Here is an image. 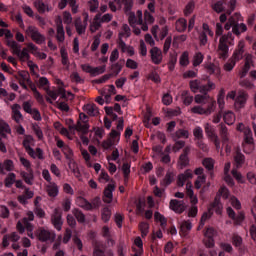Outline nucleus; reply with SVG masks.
<instances>
[{"label":"nucleus","mask_w":256,"mask_h":256,"mask_svg":"<svg viewBox=\"0 0 256 256\" xmlns=\"http://www.w3.org/2000/svg\"><path fill=\"white\" fill-rule=\"evenodd\" d=\"M195 103L200 106H194L191 108V113L195 115H211L217 107V102L210 95H196L194 97Z\"/></svg>","instance_id":"obj_1"},{"label":"nucleus","mask_w":256,"mask_h":256,"mask_svg":"<svg viewBox=\"0 0 256 256\" xmlns=\"http://www.w3.org/2000/svg\"><path fill=\"white\" fill-rule=\"evenodd\" d=\"M237 7V0H218L212 4V9L215 13H227L231 15Z\"/></svg>","instance_id":"obj_2"},{"label":"nucleus","mask_w":256,"mask_h":256,"mask_svg":"<svg viewBox=\"0 0 256 256\" xmlns=\"http://www.w3.org/2000/svg\"><path fill=\"white\" fill-rule=\"evenodd\" d=\"M189 87L192 93H201L198 95H209V91L215 89V83L208 81L207 84H203L201 80L195 79L189 82Z\"/></svg>","instance_id":"obj_3"},{"label":"nucleus","mask_w":256,"mask_h":256,"mask_svg":"<svg viewBox=\"0 0 256 256\" xmlns=\"http://www.w3.org/2000/svg\"><path fill=\"white\" fill-rule=\"evenodd\" d=\"M23 145L30 157L32 159H44L43 157V150L41 148H37L35 151L33 150V145H35V140H33V137L31 136H26L23 142Z\"/></svg>","instance_id":"obj_4"},{"label":"nucleus","mask_w":256,"mask_h":256,"mask_svg":"<svg viewBox=\"0 0 256 256\" xmlns=\"http://www.w3.org/2000/svg\"><path fill=\"white\" fill-rule=\"evenodd\" d=\"M213 211H216L218 215H221V213H223V204L219 203V200H217V198L215 199L214 204L209 208L208 213H204L202 215L199 229H201L205 225V221H207V219L211 217Z\"/></svg>","instance_id":"obj_5"},{"label":"nucleus","mask_w":256,"mask_h":256,"mask_svg":"<svg viewBox=\"0 0 256 256\" xmlns=\"http://www.w3.org/2000/svg\"><path fill=\"white\" fill-rule=\"evenodd\" d=\"M27 35H30L32 41H35L37 45H43L45 43V36L39 33V29L35 26H28L26 29Z\"/></svg>","instance_id":"obj_6"},{"label":"nucleus","mask_w":256,"mask_h":256,"mask_svg":"<svg viewBox=\"0 0 256 256\" xmlns=\"http://www.w3.org/2000/svg\"><path fill=\"white\" fill-rule=\"evenodd\" d=\"M20 163L23 165V167L26 168V171H29V173H22V177L28 185H33V171H31V162L27 160L25 157H20Z\"/></svg>","instance_id":"obj_7"},{"label":"nucleus","mask_w":256,"mask_h":256,"mask_svg":"<svg viewBox=\"0 0 256 256\" xmlns=\"http://www.w3.org/2000/svg\"><path fill=\"white\" fill-rule=\"evenodd\" d=\"M243 151L246 154H251L252 151H255V144L253 143V136L251 135V130L245 131L244 142L242 143Z\"/></svg>","instance_id":"obj_8"},{"label":"nucleus","mask_w":256,"mask_h":256,"mask_svg":"<svg viewBox=\"0 0 256 256\" xmlns=\"http://www.w3.org/2000/svg\"><path fill=\"white\" fill-rule=\"evenodd\" d=\"M16 227L19 233H25V229H26L28 233V237H31V239H33V225H31V223L27 221V218H24L22 222L19 221Z\"/></svg>","instance_id":"obj_9"},{"label":"nucleus","mask_w":256,"mask_h":256,"mask_svg":"<svg viewBox=\"0 0 256 256\" xmlns=\"http://www.w3.org/2000/svg\"><path fill=\"white\" fill-rule=\"evenodd\" d=\"M252 67H255V61H253V55L246 54V56H245V64H244V66L242 68V71L240 73L241 79H243V77L247 76L249 71H251Z\"/></svg>","instance_id":"obj_10"},{"label":"nucleus","mask_w":256,"mask_h":256,"mask_svg":"<svg viewBox=\"0 0 256 256\" xmlns=\"http://www.w3.org/2000/svg\"><path fill=\"white\" fill-rule=\"evenodd\" d=\"M150 57L154 65H161V63H163V52L159 47H152L150 50Z\"/></svg>","instance_id":"obj_11"},{"label":"nucleus","mask_w":256,"mask_h":256,"mask_svg":"<svg viewBox=\"0 0 256 256\" xmlns=\"http://www.w3.org/2000/svg\"><path fill=\"white\" fill-rule=\"evenodd\" d=\"M243 55H245V40H240L232 55V59L236 62L241 61V59H243Z\"/></svg>","instance_id":"obj_12"},{"label":"nucleus","mask_w":256,"mask_h":256,"mask_svg":"<svg viewBox=\"0 0 256 256\" xmlns=\"http://www.w3.org/2000/svg\"><path fill=\"white\" fill-rule=\"evenodd\" d=\"M213 237H215V230L213 228H207L203 240L205 247L210 248L215 245V240H213Z\"/></svg>","instance_id":"obj_13"},{"label":"nucleus","mask_w":256,"mask_h":256,"mask_svg":"<svg viewBox=\"0 0 256 256\" xmlns=\"http://www.w3.org/2000/svg\"><path fill=\"white\" fill-rule=\"evenodd\" d=\"M36 235L40 241H53L55 239V233L45 230V228H40Z\"/></svg>","instance_id":"obj_14"},{"label":"nucleus","mask_w":256,"mask_h":256,"mask_svg":"<svg viewBox=\"0 0 256 256\" xmlns=\"http://www.w3.org/2000/svg\"><path fill=\"white\" fill-rule=\"evenodd\" d=\"M121 133H119V130H112V132L110 133V140L103 142V147L104 149H109V147H111V145H115V143H119V139Z\"/></svg>","instance_id":"obj_15"},{"label":"nucleus","mask_w":256,"mask_h":256,"mask_svg":"<svg viewBox=\"0 0 256 256\" xmlns=\"http://www.w3.org/2000/svg\"><path fill=\"white\" fill-rule=\"evenodd\" d=\"M226 211L228 217L234 221L235 225H240V223H243L245 220V214L243 212H240L237 216H235V211H233L231 207H228Z\"/></svg>","instance_id":"obj_16"},{"label":"nucleus","mask_w":256,"mask_h":256,"mask_svg":"<svg viewBox=\"0 0 256 256\" xmlns=\"http://www.w3.org/2000/svg\"><path fill=\"white\" fill-rule=\"evenodd\" d=\"M248 95L245 92H239L235 99L234 105L236 109H243L247 103Z\"/></svg>","instance_id":"obj_17"},{"label":"nucleus","mask_w":256,"mask_h":256,"mask_svg":"<svg viewBox=\"0 0 256 256\" xmlns=\"http://www.w3.org/2000/svg\"><path fill=\"white\" fill-rule=\"evenodd\" d=\"M91 125L89 124V116L85 113L79 114L78 119V127H75V129H89Z\"/></svg>","instance_id":"obj_18"},{"label":"nucleus","mask_w":256,"mask_h":256,"mask_svg":"<svg viewBox=\"0 0 256 256\" xmlns=\"http://www.w3.org/2000/svg\"><path fill=\"white\" fill-rule=\"evenodd\" d=\"M218 53L221 59H227L229 55V46L223 41V38L219 40Z\"/></svg>","instance_id":"obj_19"},{"label":"nucleus","mask_w":256,"mask_h":256,"mask_svg":"<svg viewBox=\"0 0 256 256\" xmlns=\"http://www.w3.org/2000/svg\"><path fill=\"white\" fill-rule=\"evenodd\" d=\"M113 191H115V184H109L104 190V203H111L113 201Z\"/></svg>","instance_id":"obj_20"},{"label":"nucleus","mask_w":256,"mask_h":256,"mask_svg":"<svg viewBox=\"0 0 256 256\" xmlns=\"http://www.w3.org/2000/svg\"><path fill=\"white\" fill-rule=\"evenodd\" d=\"M169 207L175 213H183V211H185V204L183 201L171 200Z\"/></svg>","instance_id":"obj_21"},{"label":"nucleus","mask_w":256,"mask_h":256,"mask_svg":"<svg viewBox=\"0 0 256 256\" xmlns=\"http://www.w3.org/2000/svg\"><path fill=\"white\" fill-rule=\"evenodd\" d=\"M237 21H241V15L239 13H235L234 15L229 17L228 21L224 26V29L226 31H229L232 28L233 31V27H235V23H237Z\"/></svg>","instance_id":"obj_22"},{"label":"nucleus","mask_w":256,"mask_h":256,"mask_svg":"<svg viewBox=\"0 0 256 256\" xmlns=\"http://www.w3.org/2000/svg\"><path fill=\"white\" fill-rule=\"evenodd\" d=\"M189 179H193V172L191 170H187L184 174H180L178 176L177 185L179 187H183V185H185Z\"/></svg>","instance_id":"obj_23"},{"label":"nucleus","mask_w":256,"mask_h":256,"mask_svg":"<svg viewBox=\"0 0 256 256\" xmlns=\"http://www.w3.org/2000/svg\"><path fill=\"white\" fill-rule=\"evenodd\" d=\"M12 109V117L16 123H19L20 121H23V114H21V105L14 104L11 107Z\"/></svg>","instance_id":"obj_24"},{"label":"nucleus","mask_w":256,"mask_h":256,"mask_svg":"<svg viewBox=\"0 0 256 256\" xmlns=\"http://www.w3.org/2000/svg\"><path fill=\"white\" fill-rule=\"evenodd\" d=\"M186 193L192 205H197V203H199L197 196L193 193V185L190 182L186 183Z\"/></svg>","instance_id":"obj_25"},{"label":"nucleus","mask_w":256,"mask_h":256,"mask_svg":"<svg viewBox=\"0 0 256 256\" xmlns=\"http://www.w3.org/2000/svg\"><path fill=\"white\" fill-rule=\"evenodd\" d=\"M56 39L59 43H63V41H65V29L63 28V21H61V19L57 21Z\"/></svg>","instance_id":"obj_26"},{"label":"nucleus","mask_w":256,"mask_h":256,"mask_svg":"<svg viewBox=\"0 0 256 256\" xmlns=\"http://www.w3.org/2000/svg\"><path fill=\"white\" fill-rule=\"evenodd\" d=\"M231 170V163H226L224 166V181L229 185L230 187H233L235 185V181L233 178L229 176V171Z\"/></svg>","instance_id":"obj_27"},{"label":"nucleus","mask_w":256,"mask_h":256,"mask_svg":"<svg viewBox=\"0 0 256 256\" xmlns=\"http://www.w3.org/2000/svg\"><path fill=\"white\" fill-rule=\"evenodd\" d=\"M193 95H191V92L189 90H183L181 92V101L183 105H186V107H189L191 103H193Z\"/></svg>","instance_id":"obj_28"},{"label":"nucleus","mask_w":256,"mask_h":256,"mask_svg":"<svg viewBox=\"0 0 256 256\" xmlns=\"http://www.w3.org/2000/svg\"><path fill=\"white\" fill-rule=\"evenodd\" d=\"M247 31V25L245 23H239V21H236L235 25L233 26L232 33L239 37L241 33H245Z\"/></svg>","instance_id":"obj_29"},{"label":"nucleus","mask_w":256,"mask_h":256,"mask_svg":"<svg viewBox=\"0 0 256 256\" xmlns=\"http://www.w3.org/2000/svg\"><path fill=\"white\" fill-rule=\"evenodd\" d=\"M52 223L57 231H61L63 221H61V213H59V210H55V213L52 216Z\"/></svg>","instance_id":"obj_30"},{"label":"nucleus","mask_w":256,"mask_h":256,"mask_svg":"<svg viewBox=\"0 0 256 256\" xmlns=\"http://www.w3.org/2000/svg\"><path fill=\"white\" fill-rule=\"evenodd\" d=\"M175 29L178 33H185L187 31V19L179 18L175 23Z\"/></svg>","instance_id":"obj_31"},{"label":"nucleus","mask_w":256,"mask_h":256,"mask_svg":"<svg viewBox=\"0 0 256 256\" xmlns=\"http://www.w3.org/2000/svg\"><path fill=\"white\" fill-rule=\"evenodd\" d=\"M84 111L90 115V117H97L99 115V108L95 104H86L84 106Z\"/></svg>","instance_id":"obj_32"},{"label":"nucleus","mask_w":256,"mask_h":256,"mask_svg":"<svg viewBox=\"0 0 256 256\" xmlns=\"http://www.w3.org/2000/svg\"><path fill=\"white\" fill-rule=\"evenodd\" d=\"M74 27L78 33V35H83L85 34V31H87V26L83 24V21L81 18H77L74 22Z\"/></svg>","instance_id":"obj_33"},{"label":"nucleus","mask_w":256,"mask_h":256,"mask_svg":"<svg viewBox=\"0 0 256 256\" xmlns=\"http://www.w3.org/2000/svg\"><path fill=\"white\" fill-rule=\"evenodd\" d=\"M191 229H192L191 222L183 221L180 224V235H181V237H187V235L189 234V231H191Z\"/></svg>","instance_id":"obj_34"},{"label":"nucleus","mask_w":256,"mask_h":256,"mask_svg":"<svg viewBox=\"0 0 256 256\" xmlns=\"http://www.w3.org/2000/svg\"><path fill=\"white\" fill-rule=\"evenodd\" d=\"M132 249L135 253H138L139 255H143V240H141L140 237H137L134 239V244L132 246Z\"/></svg>","instance_id":"obj_35"},{"label":"nucleus","mask_w":256,"mask_h":256,"mask_svg":"<svg viewBox=\"0 0 256 256\" xmlns=\"http://www.w3.org/2000/svg\"><path fill=\"white\" fill-rule=\"evenodd\" d=\"M34 7L37 9L38 13H45V11H50L49 5L45 4L43 0L34 1Z\"/></svg>","instance_id":"obj_36"},{"label":"nucleus","mask_w":256,"mask_h":256,"mask_svg":"<svg viewBox=\"0 0 256 256\" xmlns=\"http://www.w3.org/2000/svg\"><path fill=\"white\" fill-rule=\"evenodd\" d=\"M9 241H12L13 243L19 241V235L17 233H12L10 236L5 235L2 241L3 247H9Z\"/></svg>","instance_id":"obj_37"},{"label":"nucleus","mask_w":256,"mask_h":256,"mask_svg":"<svg viewBox=\"0 0 256 256\" xmlns=\"http://www.w3.org/2000/svg\"><path fill=\"white\" fill-rule=\"evenodd\" d=\"M46 191L49 197H57V195H59V187H57V184L55 183H50L47 186Z\"/></svg>","instance_id":"obj_38"},{"label":"nucleus","mask_w":256,"mask_h":256,"mask_svg":"<svg viewBox=\"0 0 256 256\" xmlns=\"http://www.w3.org/2000/svg\"><path fill=\"white\" fill-rule=\"evenodd\" d=\"M7 46L11 47L13 55L18 56L21 52V45H19L15 40H8Z\"/></svg>","instance_id":"obj_39"},{"label":"nucleus","mask_w":256,"mask_h":256,"mask_svg":"<svg viewBox=\"0 0 256 256\" xmlns=\"http://www.w3.org/2000/svg\"><path fill=\"white\" fill-rule=\"evenodd\" d=\"M193 11H195V2L193 0H190L183 10L184 16L189 17V15L193 13Z\"/></svg>","instance_id":"obj_40"},{"label":"nucleus","mask_w":256,"mask_h":256,"mask_svg":"<svg viewBox=\"0 0 256 256\" xmlns=\"http://www.w3.org/2000/svg\"><path fill=\"white\" fill-rule=\"evenodd\" d=\"M196 189H201L203 187V190L207 189L209 187V184H205V176H198L197 180L194 183Z\"/></svg>","instance_id":"obj_41"},{"label":"nucleus","mask_w":256,"mask_h":256,"mask_svg":"<svg viewBox=\"0 0 256 256\" xmlns=\"http://www.w3.org/2000/svg\"><path fill=\"white\" fill-rule=\"evenodd\" d=\"M203 59H205V56H203V53L196 52L192 60L193 67H199V65L203 63Z\"/></svg>","instance_id":"obj_42"},{"label":"nucleus","mask_w":256,"mask_h":256,"mask_svg":"<svg viewBox=\"0 0 256 256\" xmlns=\"http://www.w3.org/2000/svg\"><path fill=\"white\" fill-rule=\"evenodd\" d=\"M76 203L79 207H82V209H86L87 211L93 209V205H91L89 202H87V200L82 197H78Z\"/></svg>","instance_id":"obj_43"},{"label":"nucleus","mask_w":256,"mask_h":256,"mask_svg":"<svg viewBox=\"0 0 256 256\" xmlns=\"http://www.w3.org/2000/svg\"><path fill=\"white\" fill-rule=\"evenodd\" d=\"M223 121L226 123V125H233L235 123V114H233V112L224 113Z\"/></svg>","instance_id":"obj_44"},{"label":"nucleus","mask_w":256,"mask_h":256,"mask_svg":"<svg viewBox=\"0 0 256 256\" xmlns=\"http://www.w3.org/2000/svg\"><path fill=\"white\" fill-rule=\"evenodd\" d=\"M234 161L237 169H239V167H242L243 163H245V155H243L241 152H236V155L234 156Z\"/></svg>","instance_id":"obj_45"},{"label":"nucleus","mask_w":256,"mask_h":256,"mask_svg":"<svg viewBox=\"0 0 256 256\" xmlns=\"http://www.w3.org/2000/svg\"><path fill=\"white\" fill-rule=\"evenodd\" d=\"M220 39H223V42L226 45H235V36H233V32H228L227 35H223Z\"/></svg>","instance_id":"obj_46"},{"label":"nucleus","mask_w":256,"mask_h":256,"mask_svg":"<svg viewBox=\"0 0 256 256\" xmlns=\"http://www.w3.org/2000/svg\"><path fill=\"white\" fill-rule=\"evenodd\" d=\"M190 61H189V52L188 51H184L179 59V64L181 67H187V65H189Z\"/></svg>","instance_id":"obj_47"},{"label":"nucleus","mask_w":256,"mask_h":256,"mask_svg":"<svg viewBox=\"0 0 256 256\" xmlns=\"http://www.w3.org/2000/svg\"><path fill=\"white\" fill-rule=\"evenodd\" d=\"M13 161L6 160L3 164H0V173H5V171H13Z\"/></svg>","instance_id":"obj_48"},{"label":"nucleus","mask_w":256,"mask_h":256,"mask_svg":"<svg viewBox=\"0 0 256 256\" xmlns=\"http://www.w3.org/2000/svg\"><path fill=\"white\" fill-rule=\"evenodd\" d=\"M88 9L90 13H97L99 11V0L88 1Z\"/></svg>","instance_id":"obj_49"},{"label":"nucleus","mask_w":256,"mask_h":256,"mask_svg":"<svg viewBox=\"0 0 256 256\" xmlns=\"http://www.w3.org/2000/svg\"><path fill=\"white\" fill-rule=\"evenodd\" d=\"M16 57L19 58L20 61H29V59H31V55H29V50L27 48L20 50Z\"/></svg>","instance_id":"obj_50"},{"label":"nucleus","mask_w":256,"mask_h":256,"mask_svg":"<svg viewBox=\"0 0 256 256\" xmlns=\"http://www.w3.org/2000/svg\"><path fill=\"white\" fill-rule=\"evenodd\" d=\"M101 13H97L94 17L93 24L94 25V30H92V33H95V31H99L101 29V24L103 23L101 20Z\"/></svg>","instance_id":"obj_51"},{"label":"nucleus","mask_w":256,"mask_h":256,"mask_svg":"<svg viewBox=\"0 0 256 256\" xmlns=\"http://www.w3.org/2000/svg\"><path fill=\"white\" fill-rule=\"evenodd\" d=\"M33 195V191L25 190V195L19 196L18 201L19 203H22V205H25V203H27V199H32Z\"/></svg>","instance_id":"obj_52"},{"label":"nucleus","mask_w":256,"mask_h":256,"mask_svg":"<svg viewBox=\"0 0 256 256\" xmlns=\"http://www.w3.org/2000/svg\"><path fill=\"white\" fill-rule=\"evenodd\" d=\"M60 55L62 58V65H64L65 67H69V65H70L69 54L67 53V50H65L64 48H61Z\"/></svg>","instance_id":"obj_53"},{"label":"nucleus","mask_w":256,"mask_h":256,"mask_svg":"<svg viewBox=\"0 0 256 256\" xmlns=\"http://www.w3.org/2000/svg\"><path fill=\"white\" fill-rule=\"evenodd\" d=\"M78 135L81 136V140L83 145H89V138L87 137V135L89 134V130H76Z\"/></svg>","instance_id":"obj_54"},{"label":"nucleus","mask_w":256,"mask_h":256,"mask_svg":"<svg viewBox=\"0 0 256 256\" xmlns=\"http://www.w3.org/2000/svg\"><path fill=\"white\" fill-rule=\"evenodd\" d=\"M60 135H63V137H67V139H75V130L62 129L60 130Z\"/></svg>","instance_id":"obj_55"},{"label":"nucleus","mask_w":256,"mask_h":256,"mask_svg":"<svg viewBox=\"0 0 256 256\" xmlns=\"http://www.w3.org/2000/svg\"><path fill=\"white\" fill-rule=\"evenodd\" d=\"M124 35H125V33L120 32L119 36H118V46L123 53H125V51H127V44L125 43V41H123Z\"/></svg>","instance_id":"obj_56"},{"label":"nucleus","mask_w":256,"mask_h":256,"mask_svg":"<svg viewBox=\"0 0 256 256\" xmlns=\"http://www.w3.org/2000/svg\"><path fill=\"white\" fill-rule=\"evenodd\" d=\"M49 79L47 77H40L38 80V87L39 89H45L47 87L49 89L50 87Z\"/></svg>","instance_id":"obj_57"},{"label":"nucleus","mask_w":256,"mask_h":256,"mask_svg":"<svg viewBox=\"0 0 256 256\" xmlns=\"http://www.w3.org/2000/svg\"><path fill=\"white\" fill-rule=\"evenodd\" d=\"M198 39L201 47H205V45H207L209 41V38H207L206 32H199Z\"/></svg>","instance_id":"obj_58"},{"label":"nucleus","mask_w":256,"mask_h":256,"mask_svg":"<svg viewBox=\"0 0 256 256\" xmlns=\"http://www.w3.org/2000/svg\"><path fill=\"white\" fill-rule=\"evenodd\" d=\"M232 176L237 181V183H245V177H243V175L237 170H232Z\"/></svg>","instance_id":"obj_59"},{"label":"nucleus","mask_w":256,"mask_h":256,"mask_svg":"<svg viewBox=\"0 0 256 256\" xmlns=\"http://www.w3.org/2000/svg\"><path fill=\"white\" fill-rule=\"evenodd\" d=\"M236 64H237V62L235 61V59L230 58L224 65V70L225 71H233V68L235 67Z\"/></svg>","instance_id":"obj_60"},{"label":"nucleus","mask_w":256,"mask_h":256,"mask_svg":"<svg viewBox=\"0 0 256 256\" xmlns=\"http://www.w3.org/2000/svg\"><path fill=\"white\" fill-rule=\"evenodd\" d=\"M105 73V66L92 67V77H96V75H101Z\"/></svg>","instance_id":"obj_61"},{"label":"nucleus","mask_w":256,"mask_h":256,"mask_svg":"<svg viewBox=\"0 0 256 256\" xmlns=\"http://www.w3.org/2000/svg\"><path fill=\"white\" fill-rule=\"evenodd\" d=\"M215 165V161H213V159L211 158H206L203 160V166L208 169V171H211V169H213Z\"/></svg>","instance_id":"obj_62"},{"label":"nucleus","mask_w":256,"mask_h":256,"mask_svg":"<svg viewBox=\"0 0 256 256\" xmlns=\"http://www.w3.org/2000/svg\"><path fill=\"white\" fill-rule=\"evenodd\" d=\"M124 5V11L125 13H129L131 9H133V0H121Z\"/></svg>","instance_id":"obj_63"},{"label":"nucleus","mask_w":256,"mask_h":256,"mask_svg":"<svg viewBox=\"0 0 256 256\" xmlns=\"http://www.w3.org/2000/svg\"><path fill=\"white\" fill-rule=\"evenodd\" d=\"M229 203L234 207V209H241V202L235 196L230 197Z\"/></svg>","instance_id":"obj_64"}]
</instances>
